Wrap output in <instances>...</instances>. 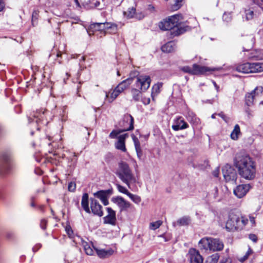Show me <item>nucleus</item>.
<instances>
[{
  "label": "nucleus",
  "instance_id": "nucleus-43",
  "mask_svg": "<svg viewBox=\"0 0 263 263\" xmlns=\"http://www.w3.org/2000/svg\"><path fill=\"white\" fill-rule=\"evenodd\" d=\"M132 138H133V140L134 142V145H135V149H138L141 148V147H140V142H139L138 139L135 136H134V135H132Z\"/></svg>",
  "mask_w": 263,
  "mask_h": 263
},
{
  "label": "nucleus",
  "instance_id": "nucleus-17",
  "mask_svg": "<svg viewBox=\"0 0 263 263\" xmlns=\"http://www.w3.org/2000/svg\"><path fill=\"white\" fill-rule=\"evenodd\" d=\"M128 136V134H124L118 137V141L115 144V146L117 149L123 152H125L126 151L125 141Z\"/></svg>",
  "mask_w": 263,
  "mask_h": 263
},
{
  "label": "nucleus",
  "instance_id": "nucleus-48",
  "mask_svg": "<svg viewBox=\"0 0 263 263\" xmlns=\"http://www.w3.org/2000/svg\"><path fill=\"white\" fill-rule=\"evenodd\" d=\"M47 223V220L45 219H43L41 221L40 226L42 229L45 230L46 229V226Z\"/></svg>",
  "mask_w": 263,
  "mask_h": 263
},
{
  "label": "nucleus",
  "instance_id": "nucleus-22",
  "mask_svg": "<svg viewBox=\"0 0 263 263\" xmlns=\"http://www.w3.org/2000/svg\"><path fill=\"white\" fill-rule=\"evenodd\" d=\"M110 193L109 190H101L95 193L93 195L102 201L106 198H109Z\"/></svg>",
  "mask_w": 263,
  "mask_h": 263
},
{
  "label": "nucleus",
  "instance_id": "nucleus-58",
  "mask_svg": "<svg viewBox=\"0 0 263 263\" xmlns=\"http://www.w3.org/2000/svg\"><path fill=\"white\" fill-rule=\"evenodd\" d=\"M218 174H219V170H215L213 172V176L216 177H218Z\"/></svg>",
  "mask_w": 263,
  "mask_h": 263
},
{
  "label": "nucleus",
  "instance_id": "nucleus-55",
  "mask_svg": "<svg viewBox=\"0 0 263 263\" xmlns=\"http://www.w3.org/2000/svg\"><path fill=\"white\" fill-rule=\"evenodd\" d=\"M66 230L67 234L69 235V236H70L71 234L72 233V230L70 228H67V227L66 228Z\"/></svg>",
  "mask_w": 263,
  "mask_h": 263
},
{
  "label": "nucleus",
  "instance_id": "nucleus-9",
  "mask_svg": "<svg viewBox=\"0 0 263 263\" xmlns=\"http://www.w3.org/2000/svg\"><path fill=\"white\" fill-rule=\"evenodd\" d=\"M133 79L135 80V86L141 91H145L150 86L151 79L149 76L140 74Z\"/></svg>",
  "mask_w": 263,
  "mask_h": 263
},
{
  "label": "nucleus",
  "instance_id": "nucleus-3",
  "mask_svg": "<svg viewBox=\"0 0 263 263\" xmlns=\"http://www.w3.org/2000/svg\"><path fill=\"white\" fill-rule=\"evenodd\" d=\"M119 178L125 183L129 188L132 183H136V179L132 173L128 164L124 161L118 164V168L116 173Z\"/></svg>",
  "mask_w": 263,
  "mask_h": 263
},
{
  "label": "nucleus",
  "instance_id": "nucleus-54",
  "mask_svg": "<svg viewBox=\"0 0 263 263\" xmlns=\"http://www.w3.org/2000/svg\"><path fill=\"white\" fill-rule=\"evenodd\" d=\"M214 197L215 198H216L218 197V189L217 187H215L214 190Z\"/></svg>",
  "mask_w": 263,
  "mask_h": 263
},
{
  "label": "nucleus",
  "instance_id": "nucleus-7",
  "mask_svg": "<svg viewBox=\"0 0 263 263\" xmlns=\"http://www.w3.org/2000/svg\"><path fill=\"white\" fill-rule=\"evenodd\" d=\"M221 69V67L210 68L204 66H200L195 64L193 66H184L182 68V71L192 74H204L211 73L212 71H218Z\"/></svg>",
  "mask_w": 263,
  "mask_h": 263
},
{
  "label": "nucleus",
  "instance_id": "nucleus-4",
  "mask_svg": "<svg viewBox=\"0 0 263 263\" xmlns=\"http://www.w3.org/2000/svg\"><path fill=\"white\" fill-rule=\"evenodd\" d=\"M119 126L121 129L112 130L109 136L110 138L114 139L116 138L118 135L123 132L133 130L134 129L133 117L129 114L125 115L122 120L120 122Z\"/></svg>",
  "mask_w": 263,
  "mask_h": 263
},
{
  "label": "nucleus",
  "instance_id": "nucleus-47",
  "mask_svg": "<svg viewBox=\"0 0 263 263\" xmlns=\"http://www.w3.org/2000/svg\"><path fill=\"white\" fill-rule=\"evenodd\" d=\"M38 15H39V11H38L35 10V11H34L33 12L32 15V23L34 22V21H35V20H36L37 19Z\"/></svg>",
  "mask_w": 263,
  "mask_h": 263
},
{
  "label": "nucleus",
  "instance_id": "nucleus-40",
  "mask_svg": "<svg viewBox=\"0 0 263 263\" xmlns=\"http://www.w3.org/2000/svg\"><path fill=\"white\" fill-rule=\"evenodd\" d=\"M105 31L106 32L109 29H112V32H116L117 30V26L114 24H111L110 23H105Z\"/></svg>",
  "mask_w": 263,
  "mask_h": 263
},
{
  "label": "nucleus",
  "instance_id": "nucleus-29",
  "mask_svg": "<svg viewBox=\"0 0 263 263\" xmlns=\"http://www.w3.org/2000/svg\"><path fill=\"white\" fill-rule=\"evenodd\" d=\"M46 110L42 109L41 110H37L35 114L34 115V118L35 119V122L38 124L39 122H41L43 119V116L45 114Z\"/></svg>",
  "mask_w": 263,
  "mask_h": 263
},
{
  "label": "nucleus",
  "instance_id": "nucleus-5",
  "mask_svg": "<svg viewBox=\"0 0 263 263\" xmlns=\"http://www.w3.org/2000/svg\"><path fill=\"white\" fill-rule=\"evenodd\" d=\"M200 247L202 249L212 251H219L223 249V244L218 239L210 237L202 238L199 241Z\"/></svg>",
  "mask_w": 263,
  "mask_h": 263
},
{
  "label": "nucleus",
  "instance_id": "nucleus-49",
  "mask_svg": "<svg viewBox=\"0 0 263 263\" xmlns=\"http://www.w3.org/2000/svg\"><path fill=\"white\" fill-rule=\"evenodd\" d=\"M218 115L220 117L227 123L229 121V118L226 117L223 113L218 114Z\"/></svg>",
  "mask_w": 263,
  "mask_h": 263
},
{
  "label": "nucleus",
  "instance_id": "nucleus-18",
  "mask_svg": "<svg viewBox=\"0 0 263 263\" xmlns=\"http://www.w3.org/2000/svg\"><path fill=\"white\" fill-rule=\"evenodd\" d=\"M188 127V124L182 117H179L176 119L174 121V124L172 125V128L175 131L184 129Z\"/></svg>",
  "mask_w": 263,
  "mask_h": 263
},
{
  "label": "nucleus",
  "instance_id": "nucleus-33",
  "mask_svg": "<svg viewBox=\"0 0 263 263\" xmlns=\"http://www.w3.org/2000/svg\"><path fill=\"white\" fill-rule=\"evenodd\" d=\"M254 99L253 93L251 92L247 93L246 96V104L249 106H251L253 104Z\"/></svg>",
  "mask_w": 263,
  "mask_h": 263
},
{
  "label": "nucleus",
  "instance_id": "nucleus-13",
  "mask_svg": "<svg viewBox=\"0 0 263 263\" xmlns=\"http://www.w3.org/2000/svg\"><path fill=\"white\" fill-rule=\"evenodd\" d=\"M111 200L114 203H116L118 206L121 211L127 210L132 206V204L130 202L126 201L123 197L121 196L113 197Z\"/></svg>",
  "mask_w": 263,
  "mask_h": 263
},
{
  "label": "nucleus",
  "instance_id": "nucleus-46",
  "mask_svg": "<svg viewBox=\"0 0 263 263\" xmlns=\"http://www.w3.org/2000/svg\"><path fill=\"white\" fill-rule=\"evenodd\" d=\"M76 188V184L74 182H70L68 184V189L70 192H74Z\"/></svg>",
  "mask_w": 263,
  "mask_h": 263
},
{
  "label": "nucleus",
  "instance_id": "nucleus-8",
  "mask_svg": "<svg viewBox=\"0 0 263 263\" xmlns=\"http://www.w3.org/2000/svg\"><path fill=\"white\" fill-rule=\"evenodd\" d=\"M159 28L163 30H169V33L173 36L179 35L190 29L188 26L184 27H174L168 17L160 23Z\"/></svg>",
  "mask_w": 263,
  "mask_h": 263
},
{
  "label": "nucleus",
  "instance_id": "nucleus-28",
  "mask_svg": "<svg viewBox=\"0 0 263 263\" xmlns=\"http://www.w3.org/2000/svg\"><path fill=\"white\" fill-rule=\"evenodd\" d=\"M191 222V218L189 216H183L179 218L177 223L181 226H187Z\"/></svg>",
  "mask_w": 263,
  "mask_h": 263
},
{
  "label": "nucleus",
  "instance_id": "nucleus-6",
  "mask_svg": "<svg viewBox=\"0 0 263 263\" xmlns=\"http://www.w3.org/2000/svg\"><path fill=\"white\" fill-rule=\"evenodd\" d=\"M236 70L243 73H258L263 71L262 62H247L238 65Z\"/></svg>",
  "mask_w": 263,
  "mask_h": 263
},
{
  "label": "nucleus",
  "instance_id": "nucleus-32",
  "mask_svg": "<svg viewBox=\"0 0 263 263\" xmlns=\"http://www.w3.org/2000/svg\"><path fill=\"white\" fill-rule=\"evenodd\" d=\"M219 258V254L218 253H215L209 256L206 258L205 263H217Z\"/></svg>",
  "mask_w": 263,
  "mask_h": 263
},
{
  "label": "nucleus",
  "instance_id": "nucleus-19",
  "mask_svg": "<svg viewBox=\"0 0 263 263\" xmlns=\"http://www.w3.org/2000/svg\"><path fill=\"white\" fill-rule=\"evenodd\" d=\"M134 79L133 78H129L123 81L116 87L118 91L121 93L124 90L129 87L130 85L133 82Z\"/></svg>",
  "mask_w": 263,
  "mask_h": 263
},
{
  "label": "nucleus",
  "instance_id": "nucleus-14",
  "mask_svg": "<svg viewBox=\"0 0 263 263\" xmlns=\"http://www.w3.org/2000/svg\"><path fill=\"white\" fill-rule=\"evenodd\" d=\"M76 241L80 243L83 247L84 250L86 254L88 255H92L93 254L95 248L93 247L91 242H87L81 237H78V240Z\"/></svg>",
  "mask_w": 263,
  "mask_h": 263
},
{
  "label": "nucleus",
  "instance_id": "nucleus-16",
  "mask_svg": "<svg viewBox=\"0 0 263 263\" xmlns=\"http://www.w3.org/2000/svg\"><path fill=\"white\" fill-rule=\"evenodd\" d=\"M90 212H91L94 215L99 217L103 215V212L102 210V206L99 204L98 201L95 199H91L90 203Z\"/></svg>",
  "mask_w": 263,
  "mask_h": 263
},
{
  "label": "nucleus",
  "instance_id": "nucleus-10",
  "mask_svg": "<svg viewBox=\"0 0 263 263\" xmlns=\"http://www.w3.org/2000/svg\"><path fill=\"white\" fill-rule=\"evenodd\" d=\"M223 177L227 182H235L237 179L236 171L230 165H224L222 170Z\"/></svg>",
  "mask_w": 263,
  "mask_h": 263
},
{
  "label": "nucleus",
  "instance_id": "nucleus-37",
  "mask_svg": "<svg viewBox=\"0 0 263 263\" xmlns=\"http://www.w3.org/2000/svg\"><path fill=\"white\" fill-rule=\"evenodd\" d=\"M183 0H175L174 4L171 6V9L173 11L178 10L182 6V2Z\"/></svg>",
  "mask_w": 263,
  "mask_h": 263
},
{
  "label": "nucleus",
  "instance_id": "nucleus-39",
  "mask_svg": "<svg viewBox=\"0 0 263 263\" xmlns=\"http://www.w3.org/2000/svg\"><path fill=\"white\" fill-rule=\"evenodd\" d=\"M124 14L128 18H132L136 14V9L134 7L129 8L127 12H124Z\"/></svg>",
  "mask_w": 263,
  "mask_h": 263
},
{
  "label": "nucleus",
  "instance_id": "nucleus-57",
  "mask_svg": "<svg viewBox=\"0 0 263 263\" xmlns=\"http://www.w3.org/2000/svg\"><path fill=\"white\" fill-rule=\"evenodd\" d=\"M250 221L252 224V226H254L255 223V221L254 218L253 217H250Z\"/></svg>",
  "mask_w": 263,
  "mask_h": 263
},
{
  "label": "nucleus",
  "instance_id": "nucleus-21",
  "mask_svg": "<svg viewBox=\"0 0 263 263\" xmlns=\"http://www.w3.org/2000/svg\"><path fill=\"white\" fill-rule=\"evenodd\" d=\"M168 18L174 27H182L179 22L182 19V15L176 14L171 16Z\"/></svg>",
  "mask_w": 263,
  "mask_h": 263
},
{
  "label": "nucleus",
  "instance_id": "nucleus-41",
  "mask_svg": "<svg viewBox=\"0 0 263 263\" xmlns=\"http://www.w3.org/2000/svg\"><path fill=\"white\" fill-rule=\"evenodd\" d=\"M116 186H117V189L119 191V192L128 196L130 192H128V191L126 189V187H125L123 186H122L121 185H120L119 184H117Z\"/></svg>",
  "mask_w": 263,
  "mask_h": 263
},
{
  "label": "nucleus",
  "instance_id": "nucleus-62",
  "mask_svg": "<svg viewBox=\"0 0 263 263\" xmlns=\"http://www.w3.org/2000/svg\"><path fill=\"white\" fill-rule=\"evenodd\" d=\"M216 114H213V115H212V116H211V118H212V119H215V116H216Z\"/></svg>",
  "mask_w": 263,
  "mask_h": 263
},
{
  "label": "nucleus",
  "instance_id": "nucleus-59",
  "mask_svg": "<svg viewBox=\"0 0 263 263\" xmlns=\"http://www.w3.org/2000/svg\"><path fill=\"white\" fill-rule=\"evenodd\" d=\"M148 9L151 11H154L155 10V7L153 5H149L148 6Z\"/></svg>",
  "mask_w": 263,
  "mask_h": 263
},
{
  "label": "nucleus",
  "instance_id": "nucleus-2",
  "mask_svg": "<svg viewBox=\"0 0 263 263\" xmlns=\"http://www.w3.org/2000/svg\"><path fill=\"white\" fill-rule=\"evenodd\" d=\"M248 222V219L241 216L239 213L231 212L226 223V229L229 232L241 230Z\"/></svg>",
  "mask_w": 263,
  "mask_h": 263
},
{
  "label": "nucleus",
  "instance_id": "nucleus-44",
  "mask_svg": "<svg viewBox=\"0 0 263 263\" xmlns=\"http://www.w3.org/2000/svg\"><path fill=\"white\" fill-rule=\"evenodd\" d=\"M223 20L227 23L230 22L232 20V14L231 13H224L222 16Z\"/></svg>",
  "mask_w": 263,
  "mask_h": 263
},
{
  "label": "nucleus",
  "instance_id": "nucleus-56",
  "mask_svg": "<svg viewBox=\"0 0 263 263\" xmlns=\"http://www.w3.org/2000/svg\"><path fill=\"white\" fill-rule=\"evenodd\" d=\"M108 198H106L105 199H104V200H102V202L103 203V204L104 205H107L109 203V202H108Z\"/></svg>",
  "mask_w": 263,
  "mask_h": 263
},
{
  "label": "nucleus",
  "instance_id": "nucleus-35",
  "mask_svg": "<svg viewBox=\"0 0 263 263\" xmlns=\"http://www.w3.org/2000/svg\"><path fill=\"white\" fill-rule=\"evenodd\" d=\"M254 98L260 96L263 93V87L257 86L251 92Z\"/></svg>",
  "mask_w": 263,
  "mask_h": 263
},
{
  "label": "nucleus",
  "instance_id": "nucleus-53",
  "mask_svg": "<svg viewBox=\"0 0 263 263\" xmlns=\"http://www.w3.org/2000/svg\"><path fill=\"white\" fill-rule=\"evenodd\" d=\"M136 151L138 157L139 159H140L141 158V157H142V153L141 149L140 148V149H136Z\"/></svg>",
  "mask_w": 263,
  "mask_h": 263
},
{
  "label": "nucleus",
  "instance_id": "nucleus-60",
  "mask_svg": "<svg viewBox=\"0 0 263 263\" xmlns=\"http://www.w3.org/2000/svg\"><path fill=\"white\" fill-rule=\"evenodd\" d=\"M213 83L215 87V88L217 90H218V88H219V87L217 86V85L216 84V83H215V82L214 81H213Z\"/></svg>",
  "mask_w": 263,
  "mask_h": 263
},
{
  "label": "nucleus",
  "instance_id": "nucleus-36",
  "mask_svg": "<svg viewBox=\"0 0 263 263\" xmlns=\"http://www.w3.org/2000/svg\"><path fill=\"white\" fill-rule=\"evenodd\" d=\"M162 224V221L161 220L151 222L149 224V229L152 230H155L159 228Z\"/></svg>",
  "mask_w": 263,
  "mask_h": 263
},
{
  "label": "nucleus",
  "instance_id": "nucleus-27",
  "mask_svg": "<svg viewBox=\"0 0 263 263\" xmlns=\"http://www.w3.org/2000/svg\"><path fill=\"white\" fill-rule=\"evenodd\" d=\"M240 134V129L239 125L236 124L234 129L231 134V138L234 140H236L238 138V136Z\"/></svg>",
  "mask_w": 263,
  "mask_h": 263
},
{
  "label": "nucleus",
  "instance_id": "nucleus-31",
  "mask_svg": "<svg viewBox=\"0 0 263 263\" xmlns=\"http://www.w3.org/2000/svg\"><path fill=\"white\" fill-rule=\"evenodd\" d=\"M97 31H100V23H93L89 26L88 33L89 35H91V34H93L95 32Z\"/></svg>",
  "mask_w": 263,
  "mask_h": 263
},
{
  "label": "nucleus",
  "instance_id": "nucleus-42",
  "mask_svg": "<svg viewBox=\"0 0 263 263\" xmlns=\"http://www.w3.org/2000/svg\"><path fill=\"white\" fill-rule=\"evenodd\" d=\"M246 18L247 20H252L254 16V12L251 10H246L245 11Z\"/></svg>",
  "mask_w": 263,
  "mask_h": 263
},
{
  "label": "nucleus",
  "instance_id": "nucleus-51",
  "mask_svg": "<svg viewBox=\"0 0 263 263\" xmlns=\"http://www.w3.org/2000/svg\"><path fill=\"white\" fill-rule=\"evenodd\" d=\"M100 31L105 32V25L104 23H100Z\"/></svg>",
  "mask_w": 263,
  "mask_h": 263
},
{
  "label": "nucleus",
  "instance_id": "nucleus-52",
  "mask_svg": "<svg viewBox=\"0 0 263 263\" xmlns=\"http://www.w3.org/2000/svg\"><path fill=\"white\" fill-rule=\"evenodd\" d=\"M249 238L254 242H256L257 240V236L255 234L249 235Z\"/></svg>",
  "mask_w": 263,
  "mask_h": 263
},
{
  "label": "nucleus",
  "instance_id": "nucleus-26",
  "mask_svg": "<svg viewBox=\"0 0 263 263\" xmlns=\"http://www.w3.org/2000/svg\"><path fill=\"white\" fill-rule=\"evenodd\" d=\"M142 91L137 88H133L131 89V93L133 99L135 101H138L141 98V93Z\"/></svg>",
  "mask_w": 263,
  "mask_h": 263
},
{
  "label": "nucleus",
  "instance_id": "nucleus-12",
  "mask_svg": "<svg viewBox=\"0 0 263 263\" xmlns=\"http://www.w3.org/2000/svg\"><path fill=\"white\" fill-rule=\"evenodd\" d=\"M107 215L103 218L105 223L115 226L116 223L117 218L116 212L110 207L106 208Z\"/></svg>",
  "mask_w": 263,
  "mask_h": 263
},
{
  "label": "nucleus",
  "instance_id": "nucleus-45",
  "mask_svg": "<svg viewBox=\"0 0 263 263\" xmlns=\"http://www.w3.org/2000/svg\"><path fill=\"white\" fill-rule=\"evenodd\" d=\"M252 253V250L250 248H249V249H248V251L247 252V253H246L245 255L243 257L240 258L239 260L241 262L244 261L248 258V257L250 256V255Z\"/></svg>",
  "mask_w": 263,
  "mask_h": 263
},
{
  "label": "nucleus",
  "instance_id": "nucleus-61",
  "mask_svg": "<svg viewBox=\"0 0 263 263\" xmlns=\"http://www.w3.org/2000/svg\"><path fill=\"white\" fill-rule=\"evenodd\" d=\"M85 60V57L83 56L81 57V58L80 60V61H84Z\"/></svg>",
  "mask_w": 263,
  "mask_h": 263
},
{
  "label": "nucleus",
  "instance_id": "nucleus-63",
  "mask_svg": "<svg viewBox=\"0 0 263 263\" xmlns=\"http://www.w3.org/2000/svg\"><path fill=\"white\" fill-rule=\"evenodd\" d=\"M74 2L76 3V4L78 5V6H79V2H78V0H74Z\"/></svg>",
  "mask_w": 263,
  "mask_h": 263
},
{
  "label": "nucleus",
  "instance_id": "nucleus-23",
  "mask_svg": "<svg viewBox=\"0 0 263 263\" xmlns=\"http://www.w3.org/2000/svg\"><path fill=\"white\" fill-rule=\"evenodd\" d=\"M81 205L84 210L87 213H90V210L89 208L88 204V195L87 193L83 194L82 201Z\"/></svg>",
  "mask_w": 263,
  "mask_h": 263
},
{
  "label": "nucleus",
  "instance_id": "nucleus-50",
  "mask_svg": "<svg viewBox=\"0 0 263 263\" xmlns=\"http://www.w3.org/2000/svg\"><path fill=\"white\" fill-rule=\"evenodd\" d=\"M142 101L145 105L149 104L151 102V99L149 98H145L144 97L142 99Z\"/></svg>",
  "mask_w": 263,
  "mask_h": 263
},
{
  "label": "nucleus",
  "instance_id": "nucleus-25",
  "mask_svg": "<svg viewBox=\"0 0 263 263\" xmlns=\"http://www.w3.org/2000/svg\"><path fill=\"white\" fill-rule=\"evenodd\" d=\"M175 49V44L172 42H169L161 47V50L163 52L166 53H170L174 51Z\"/></svg>",
  "mask_w": 263,
  "mask_h": 263
},
{
  "label": "nucleus",
  "instance_id": "nucleus-1",
  "mask_svg": "<svg viewBox=\"0 0 263 263\" xmlns=\"http://www.w3.org/2000/svg\"><path fill=\"white\" fill-rule=\"evenodd\" d=\"M234 165L239 175L243 178L251 180L255 177L256 167L254 162L245 152L237 153L234 159Z\"/></svg>",
  "mask_w": 263,
  "mask_h": 263
},
{
  "label": "nucleus",
  "instance_id": "nucleus-20",
  "mask_svg": "<svg viewBox=\"0 0 263 263\" xmlns=\"http://www.w3.org/2000/svg\"><path fill=\"white\" fill-rule=\"evenodd\" d=\"M120 93L116 87L113 90H110L108 92H105V98L108 99L109 102H112L119 95Z\"/></svg>",
  "mask_w": 263,
  "mask_h": 263
},
{
  "label": "nucleus",
  "instance_id": "nucleus-15",
  "mask_svg": "<svg viewBox=\"0 0 263 263\" xmlns=\"http://www.w3.org/2000/svg\"><path fill=\"white\" fill-rule=\"evenodd\" d=\"M251 189L249 184H240L234 189L233 193L239 198L244 197Z\"/></svg>",
  "mask_w": 263,
  "mask_h": 263
},
{
  "label": "nucleus",
  "instance_id": "nucleus-11",
  "mask_svg": "<svg viewBox=\"0 0 263 263\" xmlns=\"http://www.w3.org/2000/svg\"><path fill=\"white\" fill-rule=\"evenodd\" d=\"M187 258L190 263H203V257L199 252L195 249L191 248L189 250Z\"/></svg>",
  "mask_w": 263,
  "mask_h": 263
},
{
  "label": "nucleus",
  "instance_id": "nucleus-34",
  "mask_svg": "<svg viewBox=\"0 0 263 263\" xmlns=\"http://www.w3.org/2000/svg\"><path fill=\"white\" fill-rule=\"evenodd\" d=\"M162 85L160 83L155 84L152 88V96L153 98L160 92V88Z\"/></svg>",
  "mask_w": 263,
  "mask_h": 263
},
{
  "label": "nucleus",
  "instance_id": "nucleus-24",
  "mask_svg": "<svg viewBox=\"0 0 263 263\" xmlns=\"http://www.w3.org/2000/svg\"><path fill=\"white\" fill-rule=\"evenodd\" d=\"M95 250L96 251L98 255L100 258L107 257L111 255L114 253V251L112 249L105 250L104 249L99 250L95 249Z\"/></svg>",
  "mask_w": 263,
  "mask_h": 263
},
{
  "label": "nucleus",
  "instance_id": "nucleus-38",
  "mask_svg": "<svg viewBox=\"0 0 263 263\" xmlns=\"http://www.w3.org/2000/svg\"><path fill=\"white\" fill-rule=\"evenodd\" d=\"M128 196L136 204H139L141 201V197L138 195L133 194L130 193Z\"/></svg>",
  "mask_w": 263,
  "mask_h": 263
},
{
  "label": "nucleus",
  "instance_id": "nucleus-30",
  "mask_svg": "<svg viewBox=\"0 0 263 263\" xmlns=\"http://www.w3.org/2000/svg\"><path fill=\"white\" fill-rule=\"evenodd\" d=\"M187 119L193 124H197L199 121V119L196 117L193 112H189Z\"/></svg>",
  "mask_w": 263,
  "mask_h": 263
},
{
  "label": "nucleus",
  "instance_id": "nucleus-64",
  "mask_svg": "<svg viewBox=\"0 0 263 263\" xmlns=\"http://www.w3.org/2000/svg\"><path fill=\"white\" fill-rule=\"evenodd\" d=\"M251 39H252V41L253 42V43H254V41H255L254 37V36H252V38H251Z\"/></svg>",
  "mask_w": 263,
  "mask_h": 263
}]
</instances>
